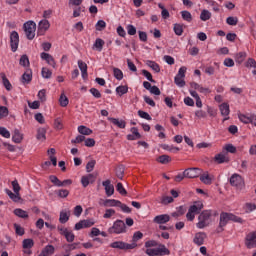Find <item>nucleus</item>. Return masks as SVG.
I'll list each match as a JSON object with an SVG mask.
<instances>
[{
    "label": "nucleus",
    "mask_w": 256,
    "mask_h": 256,
    "mask_svg": "<svg viewBox=\"0 0 256 256\" xmlns=\"http://www.w3.org/2000/svg\"><path fill=\"white\" fill-rule=\"evenodd\" d=\"M229 221H233L234 223H245V220H243V218L236 216L233 213L222 212L220 214L219 225L216 228V233H223Z\"/></svg>",
    "instance_id": "1"
},
{
    "label": "nucleus",
    "mask_w": 256,
    "mask_h": 256,
    "mask_svg": "<svg viewBox=\"0 0 256 256\" xmlns=\"http://www.w3.org/2000/svg\"><path fill=\"white\" fill-rule=\"evenodd\" d=\"M212 215L213 212H211V210L202 211L198 216V223L196 224V227H198V229H205V227H209Z\"/></svg>",
    "instance_id": "2"
},
{
    "label": "nucleus",
    "mask_w": 256,
    "mask_h": 256,
    "mask_svg": "<svg viewBox=\"0 0 256 256\" xmlns=\"http://www.w3.org/2000/svg\"><path fill=\"white\" fill-rule=\"evenodd\" d=\"M108 233L113 235H121V233H127V226L125 225V222L123 220H116L112 227L108 229Z\"/></svg>",
    "instance_id": "3"
},
{
    "label": "nucleus",
    "mask_w": 256,
    "mask_h": 256,
    "mask_svg": "<svg viewBox=\"0 0 256 256\" xmlns=\"http://www.w3.org/2000/svg\"><path fill=\"white\" fill-rule=\"evenodd\" d=\"M37 29V25L33 21H28L24 24V31L26 33L27 39L30 41L35 39V31Z\"/></svg>",
    "instance_id": "4"
},
{
    "label": "nucleus",
    "mask_w": 256,
    "mask_h": 256,
    "mask_svg": "<svg viewBox=\"0 0 256 256\" xmlns=\"http://www.w3.org/2000/svg\"><path fill=\"white\" fill-rule=\"evenodd\" d=\"M230 185H232V187H236V189L241 190L245 188V180H243V177H241V175L233 174L230 177Z\"/></svg>",
    "instance_id": "5"
},
{
    "label": "nucleus",
    "mask_w": 256,
    "mask_h": 256,
    "mask_svg": "<svg viewBox=\"0 0 256 256\" xmlns=\"http://www.w3.org/2000/svg\"><path fill=\"white\" fill-rule=\"evenodd\" d=\"M110 247L112 249H121V250H129V249H135L137 248V243H125L123 241H116L110 244Z\"/></svg>",
    "instance_id": "6"
},
{
    "label": "nucleus",
    "mask_w": 256,
    "mask_h": 256,
    "mask_svg": "<svg viewBox=\"0 0 256 256\" xmlns=\"http://www.w3.org/2000/svg\"><path fill=\"white\" fill-rule=\"evenodd\" d=\"M186 179H197L201 175V169L197 167L187 168L184 170Z\"/></svg>",
    "instance_id": "7"
},
{
    "label": "nucleus",
    "mask_w": 256,
    "mask_h": 256,
    "mask_svg": "<svg viewBox=\"0 0 256 256\" xmlns=\"http://www.w3.org/2000/svg\"><path fill=\"white\" fill-rule=\"evenodd\" d=\"M10 46L13 53L19 49V33L17 31H13L10 34Z\"/></svg>",
    "instance_id": "8"
},
{
    "label": "nucleus",
    "mask_w": 256,
    "mask_h": 256,
    "mask_svg": "<svg viewBox=\"0 0 256 256\" xmlns=\"http://www.w3.org/2000/svg\"><path fill=\"white\" fill-rule=\"evenodd\" d=\"M245 246L247 247V249H255V247H256V236L253 234V232H250L246 235Z\"/></svg>",
    "instance_id": "9"
},
{
    "label": "nucleus",
    "mask_w": 256,
    "mask_h": 256,
    "mask_svg": "<svg viewBox=\"0 0 256 256\" xmlns=\"http://www.w3.org/2000/svg\"><path fill=\"white\" fill-rule=\"evenodd\" d=\"M214 161L217 163V165H221L223 163H229L230 159L229 156H227V152L222 151V153L215 155Z\"/></svg>",
    "instance_id": "10"
},
{
    "label": "nucleus",
    "mask_w": 256,
    "mask_h": 256,
    "mask_svg": "<svg viewBox=\"0 0 256 256\" xmlns=\"http://www.w3.org/2000/svg\"><path fill=\"white\" fill-rule=\"evenodd\" d=\"M102 185L105 189V193H106L107 197H111V195H113L115 193V186H113V184H111V180L103 181Z\"/></svg>",
    "instance_id": "11"
},
{
    "label": "nucleus",
    "mask_w": 256,
    "mask_h": 256,
    "mask_svg": "<svg viewBox=\"0 0 256 256\" xmlns=\"http://www.w3.org/2000/svg\"><path fill=\"white\" fill-rule=\"evenodd\" d=\"M40 57H41V59H43V61L47 62L48 65H51V67H53V69H55V67L57 66V63L55 62V58H53L51 56V54L42 52L40 54Z\"/></svg>",
    "instance_id": "12"
},
{
    "label": "nucleus",
    "mask_w": 256,
    "mask_h": 256,
    "mask_svg": "<svg viewBox=\"0 0 256 256\" xmlns=\"http://www.w3.org/2000/svg\"><path fill=\"white\" fill-rule=\"evenodd\" d=\"M50 27L51 24L49 23V20L44 19L38 24V33H40V35H43L45 31L49 30Z\"/></svg>",
    "instance_id": "13"
},
{
    "label": "nucleus",
    "mask_w": 256,
    "mask_h": 256,
    "mask_svg": "<svg viewBox=\"0 0 256 256\" xmlns=\"http://www.w3.org/2000/svg\"><path fill=\"white\" fill-rule=\"evenodd\" d=\"M130 131L132 134L126 136L128 141H137V139H141V133H139L137 127H132Z\"/></svg>",
    "instance_id": "14"
},
{
    "label": "nucleus",
    "mask_w": 256,
    "mask_h": 256,
    "mask_svg": "<svg viewBox=\"0 0 256 256\" xmlns=\"http://www.w3.org/2000/svg\"><path fill=\"white\" fill-rule=\"evenodd\" d=\"M169 221H171V216L168 214L158 215L154 218V223H157L158 225L169 223Z\"/></svg>",
    "instance_id": "15"
},
{
    "label": "nucleus",
    "mask_w": 256,
    "mask_h": 256,
    "mask_svg": "<svg viewBox=\"0 0 256 256\" xmlns=\"http://www.w3.org/2000/svg\"><path fill=\"white\" fill-rule=\"evenodd\" d=\"M60 233L61 235L65 236V239L68 243H73V241H75V234H73L71 231H68L67 228H61Z\"/></svg>",
    "instance_id": "16"
},
{
    "label": "nucleus",
    "mask_w": 256,
    "mask_h": 256,
    "mask_svg": "<svg viewBox=\"0 0 256 256\" xmlns=\"http://www.w3.org/2000/svg\"><path fill=\"white\" fill-rule=\"evenodd\" d=\"M206 238L207 234H205V232H198L195 234L194 243L198 246H201L203 243H205Z\"/></svg>",
    "instance_id": "17"
},
{
    "label": "nucleus",
    "mask_w": 256,
    "mask_h": 256,
    "mask_svg": "<svg viewBox=\"0 0 256 256\" xmlns=\"http://www.w3.org/2000/svg\"><path fill=\"white\" fill-rule=\"evenodd\" d=\"M108 121H111L118 129H125L127 127V122L119 120V118L108 117Z\"/></svg>",
    "instance_id": "18"
},
{
    "label": "nucleus",
    "mask_w": 256,
    "mask_h": 256,
    "mask_svg": "<svg viewBox=\"0 0 256 256\" xmlns=\"http://www.w3.org/2000/svg\"><path fill=\"white\" fill-rule=\"evenodd\" d=\"M157 256L171 255V251L165 246V244H159L156 248Z\"/></svg>",
    "instance_id": "19"
},
{
    "label": "nucleus",
    "mask_w": 256,
    "mask_h": 256,
    "mask_svg": "<svg viewBox=\"0 0 256 256\" xmlns=\"http://www.w3.org/2000/svg\"><path fill=\"white\" fill-rule=\"evenodd\" d=\"M78 67L82 73L83 79H87V77H89V75L87 74V63L83 62L82 60H79Z\"/></svg>",
    "instance_id": "20"
},
{
    "label": "nucleus",
    "mask_w": 256,
    "mask_h": 256,
    "mask_svg": "<svg viewBox=\"0 0 256 256\" xmlns=\"http://www.w3.org/2000/svg\"><path fill=\"white\" fill-rule=\"evenodd\" d=\"M200 181L204 183V185H211V183H213V178L209 175V172H205L200 176Z\"/></svg>",
    "instance_id": "21"
},
{
    "label": "nucleus",
    "mask_w": 256,
    "mask_h": 256,
    "mask_svg": "<svg viewBox=\"0 0 256 256\" xmlns=\"http://www.w3.org/2000/svg\"><path fill=\"white\" fill-rule=\"evenodd\" d=\"M0 77L2 79V83L7 91H11L13 89V86L11 85V82H9V79H7V75L5 73H0Z\"/></svg>",
    "instance_id": "22"
},
{
    "label": "nucleus",
    "mask_w": 256,
    "mask_h": 256,
    "mask_svg": "<svg viewBox=\"0 0 256 256\" xmlns=\"http://www.w3.org/2000/svg\"><path fill=\"white\" fill-rule=\"evenodd\" d=\"M12 141L14 143H21L23 141V134L21 133V131H19V129L14 130Z\"/></svg>",
    "instance_id": "23"
},
{
    "label": "nucleus",
    "mask_w": 256,
    "mask_h": 256,
    "mask_svg": "<svg viewBox=\"0 0 256 256\" xmlns=\"http://www.w3.org/2000/svg\"><path fill=\"white\" fill-rule=\"evenodd\" d=\"M14 215H16V217H20V219H29V214L27 211L20 208H16L14 210Z\"/></svg>",
    "instance_id": "24"
},
{
    "label": "nucleus",
    "mask_w": 256,
    "mask_h": 256,
    "mask_svg": "<svg viewBox=\"0 0 256 256\" xmlns=\"http://www.w3.org/2000/svg\"><path fill=\"white\" fill-rule=\"evenodd\" d=\"M121 201L115 199H106L104 201V207H119Z\"/></svg>",
    "instance_id": "25"
},
{
    "label": "nucleus",
    "mask_w": 256,
    "mask_h": 256,
    "mask_svg": "<svg viewBox=\"0 0 256 256\" xmlns=\"http://www.w3.org/2000/svg\"><path fill=\"white\" fill-rule=\"evenodd\" d=\"M146 65L148 67H150V69L155 71V73H160L161 72V67L155 61L147 60Z\"/></svg>",
    "instance_id": "26"
},
{
    "label": "nucleus",
    "mask_w": 256,
    "mask_h": 256,
    "mask_svg": "<svg viewBox=\"0 0 256 256\" xmlns=\"http://www.w3.org/2000/svg\"><path fill=\"white\" fill-rule=\"evenodd\" d=\"M6 193L8 197H10L14 203H19V200L21 199V194L18 192H12L11 190H6Z\"/></svg>",
    "instance_id": "27"
},
{
    "label": "nucleus",
    "mask_w": 256,
    "mask_h": 256,
    "mask_svg": "<svg viewBox=\"0 0 256 256\" xmlns=\"http://www.w3.org/2000/svg\"><path fill=\"white\" fill-rule=\"evenodd\" d=\"M104 45L105 41L101 38H97L93 44V49H96L97 51H103Z\"/></svg>",
    "instance_id": "28"
},
{
    "label": "nucleus",
    "mask_w": 256,
    "mask_h": 256,
    "mask_svg": "<svg viewBox=\"0 0 256 256\" xmlns=\"http://www.w3.org/2000/svg\"><path fill=\"white\" fill-rule=\"evenodd\" d=\"M33 79V72L31 70H27L23 75H22V83H29Z\"/></svg>",
    "instance_id": "29"
},
{
    "label": "nucleus",
    "mask_w": 256,
    "mask_h": 256,
    "mask_svg": "<svg viewBox=\"0 0 256 256\" xmlns=\"http://www.w3.org/2000/svg\"><path fill=\"white\" fill-rule=\"evenodd\" d=\"M45 256H51L53 253H55V246L53 245H47L43 248L41 251Z\"/></svg>",
    "instance_id": "30"
},
{
    "label": "nucleus",
    "mask_w": 256,
    "mask_h": 256,
    "mask_svg": "<svg viewBox=\"0 0 256 256\" xmlns=\"http://www.w3.org/2000/svg\"><path fill=\"white\" fill-rule=\"evenodd\" d=\"M158 163H161L162 165H167V163H171V156L169 155H161L157 158Z\"/></svg>",
    "instance_id": "31"
},
{
    "label": "nucleus",
    "mask_w": 256,
    "mask_h": 256,
    "mask_svg": "<svg viewBox=\"0 0 256 256\" xmlns=\"http://www.w3.org/2000/svg\"><path fill=\"white\" fill-rule=\"evenodd\" d=\"M128 92H129V87L127 85H121L116 88V93H118L120 97H122V95L127 94Z\"/></svg>",
    "instance_id": "32"
},
{
    "label": "nucleus",
    "mask_w": 256,
    "mask_h": 256,
    "mask_svg": "<svg viewBox=\"0 0 256 256\" xmlns=\"http://www.w3.org/2000/svg\"><path fill=\"white\" fill-rule=\"evenodd\" d=\"M46 133H47V130H45V128H39L37 131V136H36L38 141H45L47 139L45 136Z\"/></svg>",
    "instance_id": "33"
},
{
    "label": "nucleus",
    "mask_w": 256,
    "mask_h": 256,
    "mask_svg": "<svg viewBox=\"0 0 256 256\" xmlns=\"http://www.w3.org/2000/svg\"><path fill=\"white\" fill-rule=\"evenodd\" d=\"M201 209H203V203H196L190 206L189 211L190 213H200Z\"/></svg>",
    "instance_id": "34"
},
{
    "label": "nucleus",
    "mask_w": 256,
    "mask_h": 256,
    "mask_svg": "<svg viewBox=\"0 0 256 256\" xmlns=\"http://www.w3.org/2000/svg\"><path fill=\"white\" fill-rule=\"evenodd\" d=\"M245 59H247V53H245V52H239L235 56V61H236V63H239V65H241V63H243V61H245Z\"/></svg>",
    "instance_id": "35"
},
{
    "label": "nucleus",
    "mask_w": 256,
    "mask_h": 256,
    "mask_svg": "<svg viewBox=\"0 0 256 256\" xmlns=\"http://www.w3.org/2000/svg\"><path fill=\"white\" fill-rule=\"evenodd\" d=\"M78 132L81 134V135H91L93 133V130H91L90 128H88L87 126H79L78 127Z\"/></svg>",
    "instance_id": "36"
},
{
    "label": "nucleus",
    "mask_w": 256,
    "mask_h": 256,
    "mask_svg": "<svg viewBox=\"0 0 256 256\" xmlns=\"http://www.w3.org/2000/svg\"><path fill=\"white\" fill-rule=\"evenodd\" d=\"M115 173H116V177H117L118 179L123 180V177H124V175H125V167H124V166H118V167H116Z\"/></svg>",
    "instance_id": "37"
},
{
    "label": "nucleus",
    "mask_w": 256,
    "mask_h": 256,
    "mask_svg": "<svg viewBox=\"0 0 256 256\" xmlns=\"http://www.w3.org/2000/svg\"><path fill=\"white\" fill-rule=\"evenodd\" d=\"M181 15L184 21H187L188 23H191L193 21V16L191 15V12L184 10L181 12Z\"/></svg>",
    "instance_id": "38"
},
{
    "label": "nucleus",
    "mask_w": 256,
    "mask_h": 256,
    "mask_svg": "<svg viewBox=\"0 0 256 256\" xmlns=\"http://www.w3.org/2000/svg\"><path fill=\"white\" fill-rule=\"evenodd\" d=\"M220 111H221V115H223L224 117H227V115H229V113H230L229 104H227V103L221 104Z\"/></svg>",
    "instance_id": "39"
},
{
    "label": "nucleus",
    "mask_w": 256,
    "mask_h": 256,
    "mask_svg": "<svg viewBox=\"0 0 256 256\" xmlns=\"http://www.w3.org/2000/svg\"><path fill=\"white\" fill-rule=\"evenodd\" d=\"M59 103L61 107H67L69 105V98L66 97L64 93L60 95Z\"/></svg>",
    "instance_id": "40"
},
{
    "label": "nucleus",
    "mask_w": 256,
    "mask_h": 256,
    "mask_svg": "<svg viewBox=\"0 0 256 256\" xmlns=\"http://www.w3.org/2000/svg\"><path fill=\"white\" fill-rule=\"evenodd\" d=\"M186 209H185V207H183V206H180L177 210H176V212H173L172 213V217H181V216H183V215H185V213H186Z\"/></svg>",
    "instance_id": "41"
},
{
    "label": "nucleus",
    "mask_w": 256,
    "mask_h": 256,
    "mask_svg": "<svg viewBox=\"0 0 256 256\" xmlns=\"http://www.w3.org/2000/svg\"><path fill=\"white\" fill-rule=\"evenodd\" d=\"M160 243L157 240H148L145 242L144 247L146 249H151V247H159Z\"/></svg>",
    "instance_id": "42"
},
{
    "label": "nucleus",
    "mask_w": 256,
    "mask_h": 256,
    "mask_svg": "<svg viewBox=\"0 0 256 256\" xmlns=\"http://www.w3.org/2000/svg\"><path fill=\"white\" fill-rule=\"evenodd\" d=\"M255 209H256V204L255 203L248 202L244 205L245 213H251L252 211H255Z\"/></svg>",
    "instance_id": "43"
},
{
    "label": "nucleus",
    "mask_w": 256,
    "mask_h": 256,
    "mask_svg": "<svg viewBox=\"0 0 256 256\" xmlns=\"http://www.w3.org/2000/svg\"><path fill=\"white\" fill-rule=\"evenodd\" d=\"M200 19L201 21H209V19H211V12H209V10H202Z\"/></svg>",
    "instance_id": "44"
},
{
    "label": "nucleus",
    "mask_w": 256,
    "mask_h": 256,
    "mask_svg": "<svg viewBox=\"0 0 256 256\" xmlns=\"http://www.w3.org/2000/svg\"><path fill=\"white\" fill-rule=\"evenodd\" d=\"M223 149L224 153H237V148L233 144H226Z\"/></svg>",
    "instance_id": "45"
},
{
    "label": "nucleus",
    "mask_w": 256,
    "mask_h": 256,
    "mask_svg": "<svg viewBox=\"0 0 256 256\" xmlns=\"http://www.w3.org/2000/svg\"><path fill=\"white\" fill-rule=\"evenodd\" d=\"M183 27H185V25L183 24H174L175 35H178V36L183 35Z\"/></svg>",
    "instance_id": "46"
},
{
    "label": "nucleus",
    "mask_w": 256,
    "mask_h": 256,
    "mask_svg": "<svg viewBox=\"0 0 256 256\" xmlns=\"http://www.w3.org/2000/svg\"><path fill=\"white\" fill-rule=\"evenodd\" d=\"M19 63L22 67H29V57L26 54L22 55Z\"/></svg>",
    "instance_id": "47"
},
{
    "label": "nucleus",
    "mask_w": 256,
    "mask_h": 256,
    "mask_svg": "<svg viewBox=\"0 0 256 256\" xmlns=\"http://www.w3.org/2000/svg\"><path fill=\"white\" fill-rule=\"evenodd\" d=\"M35 245L33 239H24L23 240V249H31Z\"/></svg>",
    "instance_id": "48"
},
{
    "label": "nucleus",
    "mask_w": 256,
    "mask_h": 256,
    "mask_svg": "<svg viewBox=\"0 0 256 256\" xmlns=\"http://www.w3.org/2000/svg\"><path fill=\"white\" fill-rule=\"evenodd\" d=\"M0 135L2 137H5V139L11 138V132H9V130H7V128L1 127V126H0Z\"/></svg>",
    "instance_id": "49"
},
{
    "label": "nucleus",
    "mask_w": 256,
    "mask_h": 256,
    "mask_svg": "<svg viewBox=\"0 0 256 256\" xmlns=\"http://www.w3.org/2000/svg\"><path fill=\"white\" fill-rule=\"evenodd\" d=\"M113 73H114L115 79H117L118 81H121V79H123V71H121V69L114 68Z\"/></svg>",
    "instance_id": "50"
},
{
    "label": "nucleus",
    "mask_w": 256,
    "mask_h": 256,
    "mask_svg": "<svg viewBox=\"0 0 256 256\" xmlns=\"http://www.w3.org/2000/svg\"><path fill=\"white\" fill-rule=\"evenodd\" d=\"M9 108L6 106H0V119H4V117H8Z\"/></svg>",
    "instance_id": "51"
},
{
    "label": "nucleus",
    "mask_w": 256,
    "mask_h": 256,
    "mask_svg": "<svg viewBox=\"0 0 256 256\" xmlns=\"http://www.w3.org/2000/svg\"><path fill=\"white\" fill-rule=\"evenodd\" d=\"M116 190L118 191V193H120V195H127V190L125 189V187H123V184L121 182L117 183Z\"/></svg>",
    "instance_id": "52"
},
{
    "label": "nucleus",
    "mask_w": 256,
    "mask_h": 256,
    "mask_svg": "<svg viewBox=\"0 0 256 256\" xmlns=\"http://www.w3.org/2000/svg\"><path fill=\"white\" fill-rule=\"evenodd\" d=\"M60 223L65 224L67 221H69V214L67 212H60V218H59Z\"/></svg>",
    "instance_id": "53"
},
{
    "label": "nucleus",
    "mask_w": 256,
    "mask_h": 256,
    "mask_svg": "<svg viewBox=\"0 0 256 256\" xmlns=\"http://www.w3.org/2000/svg\"><path fill=\"white\" fill-rule=\"evenodd\" d=\"M96 163H97V161L91 160L86 164L87 173H91V171H93L95 169Z\"/></svg>",
    "instance_id": "54"
},
{
    "label": "nucleus",
    "mask_w": 256,
    "mask_h": 256,
    "mask_svg": "<svg viewBox=\"0 0 256 256\" xmlns=\"http://www.w3.org/2000/svg\"><path fill=\"white\" fill-rule=\"evenodd\" d=\"M52 75H53V72H51V70L45 67L42 68V77H44V79H51Z\"/></svg>",
    "instance_id": "55"
},
{
    "label": "nucleus",
    "mask_w": 256,
    "mask_h": 256,
    "mask_svg": "<svg viewBox=\"0 0 256 256\" xmlns=\"http://www.w3.org/2000/svg\"><path fill=\"white\" fill-rule=\"evenodd\" d=\"M174 83H176V85L178 87H185V79H183L182 77L180 76H176L174 78Z\"/></svg>",
    "instance_id": "56"
},
{
    "label": "nucleus",
    "mask_w": 256,
    "mask_h": 256,
    "mask_svg": "<svg viewBox=\"0 0 256 256\" xmlns=\"http://www.w3.org/2000/svg\"><path fill=\"white\" fill-rule=\"evenodd\" d=\"M226 23L228 25L235 26L237 23H239V19L237 17L230 16L226 19Z\"/></svg>",
    "instance_id": "57"
},
{
    "label": "nucleus",
    "mask_w": 256,
    "mask_h": 256,
    "mask_svg": "<svg viewBox=\"0 0 256 256\" xmlns=\"http://www.w3.org/2000/svg\"><path fill=\"white\" fill-rule=\"evenodd\" d=\"M96 31H103V29H105L107 27V23H105V21L103 20H99L96 23Z\"/></svg>",
    "instance_id": "58"
},
{
    "label": "nucleus",
    "mask_w": 256,
    "mask_h": 256,
    "mask_svg": "<svg viewBox=\"0 0 256 256\" xmlns=\"http://www.w3.org/2000/svg\"><path fill=\"white\" fill-rule=\"evenodd\" d=\"M54 127L58 131H61V129H63V120H61V118H56L54 121Z\"/></svg>",
    "instance_id": "59"
},
{
    "label": "nucleus",
    "mask_w": 256,
    "mask_h": 256,
    "mask_svg": "<svg viewBox=\"0 0 256 256\" xmlns=\"http://www.w3.org/2000/svg\"><path fill=\"white\" fill-rule=\"evenodd\" d=\"M58 197H60L61 199H65V198L69 197V190H67V189H60L58 191Z\"/></svg>",
    "instance_id": "60"
},
{
    "label": "nucleus",
    "mask_w": 256,
    "mask_h": 256,
    "mask_svg": "<svg viewBox=\"0 0 256 256\" xmlns=\"http://www.w3.org/2000/svg\"><path fill=\"white\" fill-rule=\"evenodd\" d=\"M11 184L14 193H19V191H21V186L19 185V182L17 180L12 181Z\"/></svg>",
    "instance_id": "61"
},
{
    "label": "nucleus",
    "mask_w": 256,
    "mask_h": 256,
    "mask_svg": "<svg viewBox=\"0 0 256 256\" xmlns=\"http://www.w3.org/2000/svg\"><path fill=\"white\" fill-rule=\"evenodd\" d=\"M139 239H143V234L141 233V231H137L134 233L132 238V241H133L132 243H137Z\"/></svg>",
    "instance_id": "62"
},
{
    "label": "nucleus",
    "mask_w": 256,
    "mask_h": 256,
    "mask_svg": "<svg viewBox=\"0 0 256 256\" xmlns=\"http://www.w3.org/2000/svg\"><path fill=\"white\" fill-rule=\"evenodd\" d=\"M173 201H174L173 197H171V196H164L161 199L162 205H169V203H173Z\"/></svg>",
    "instance_id": "63"
},
{
    "label": "nucleus",
    "mask_w": 256,
    "mask_h": 256,
    "mask_svg": "<svg viewBox=\"0 0 256 256\" xmlns=\"http://www.w3.org/2000/svg\"><path fill=\"white\" fill-rule=\"evenodd\" d=\"M145 253L148 256H157V248H146Z\"/></svg>",
    "instance_id": "64"
}]
</instances>
